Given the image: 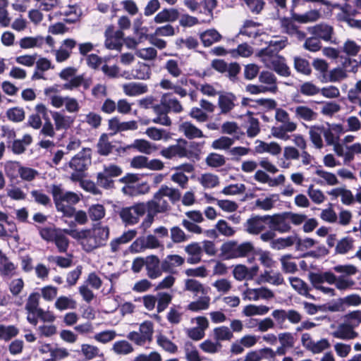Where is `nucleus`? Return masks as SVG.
<instances>
[{
    "instance_id": "f257e3e1",
    "label": "nucleus",
    "mask_w": 361,
    "mask_h": 361,
    "mask_svg": "<svg viewBox=\"0 0 361 361\" xmlns=\"http://www.w3.org/2000/svg\"><path fill=\"white\" fill-rule=\"evenodd\" d=\"M65 232L67 235L78 239L82 249L87 252L104 246L109 237V228L101 225L78 232L66 229Z\"/></svg>"
},
{
    "instance_id": "f03ea898",
    "label": "nucleus",
    "mask_w": 361,
    "mask_h": 361,
    "mask_svg": "<svg viewBox=\"0 0 361 361\" xmlns=\"http://www.w3.org/2000/svg\"><path fill=\"white\" fill-rule=\"evenodd\" d=\"M51 194L58 212L68 217L74 216L75 208L73 205L81 200V194L71 191H64L61 185H53Z\"/></svg>"
},
{
    "instance_id": "7ed1b4c3",
    "label": "nucleus",
    "mask_w": 361,
    "mask_h": 361,
    "mask_svg": "<svg viewBox=\"0 0 361 361\" xmlns=\"http://www.w3.org/2000/svg\"><path fill=\"white\" fill-rule=\"evenodd\" d=\"M274 118L277 122L282 123V125L273 126L271 128V135L283 141L290 140V135L288 133L296 130L297 123L290 121L289 114L281 108H276Z\"/></svg>"
},
{
    "instance_id": "20e7f679",
    "label": "nucleus",
    "mask_w": 361,
    "mask_h": 361,
    "mask_svg": "<svg viewBox=\"0 0 361 361\" xmlns=\"http://www.w3.org/2000/svg\"><path fill=\"white\" fill-rule=\"evenodd\" d=\"M254 245L251 242H244L240 244L237 241L230 240L221 246V255L225 259H231L247 257L254 251Z\"/></svg>"
},
{
    "instance_id": "39448f33",
    "label": "nucleus",
    "mask_w": 361,
    "mask_h": 361,
    "mask_svg": "<svg viewBox=\"0 0 361 361\" xmlns=\"http://www.w3.org/2000/svg\"><path fill=\"white\" fill-rule=\"evenodd\" d=\"M259 56L267 68L274 70L279 75L283 77H288L290 75V69L286 65V59L283 56L279 54L267 51H259Z\"/></svg>"
},
{
    "instance_id": "423d86ee",
    "label": "nucleus",
    "mask_w": 361,
    "mask_h": 361,
    "mask_svg": "<svg viewBox=\"0 0 361 361\" xmlns=\"http://www.w3.org/2000/svg\"><path fill=\"white\" fill-rule=\"evenodd\" d=\"M154 331V323L146 320L140 324L138 331L129 332L127 338L135 345L144 346L151 343L153 340Z\"/></svg>"
},
{
    "instance_id": "0eeeda50",
    "label": "nucleus",
    "mask_w": 361,
    "mask_h": 361,
    "mask_svg": "<svg viewBox=\"0 0 361 361\" xmlns=\"http://www.w3.org/2000/svg\"><path fill=\"white\" fill-rule=\"evenodd\" d=\"M337 273L344 274L346 276H336L334 283L339 290H347L351 289L355 285V281L347 276H352L357 272V269L353 264L337 265L334 267Z\"/></svg>"
},
{
    "instance_id": "6e6552de",
    "label": "nucleus",
    "mask_w": 361,
    "mask_h": 361,
    "mask_svg": "<svg viewBox=\"0 0 361 361\" xmlns=\"http://www.w3.org/2000/svg\"><path fill=\"white\" fill-rule=\"evenodd\" d=\"M145 214L144 202H139L130 207L122 208L119 216L126 225L137 224L140 218Z\"/></svg>"
},
{
    "instance_id": "1a4fd4ad",
    "label": "nucleus",
    "mask_w": 361,
    "mask_h": 361,
    "mask_svg": "<svg viewBox=\"0 0 361 361\" xmlns=\"http://www.w3.org/2000/svg\"><path fill=\"white\" fill-rule=\"evenodd\" d=\"M271 316L276 326L281 329L286 327L285 323L286 319L293 324H297L302 320V315L300 313L293 309L288 310L276 309L271 312Z\"/></svg>"
},
{
    "instance_id": "9d476101",
    "label": "nucleus",
    "mask_w": 361,
    "mask_h": 361,
    "mask_svg": "<svg viewBox=\"0 0 361 361\" xmlns=\"http://www.w3.org/2000/svg\"><path fill=\"white\" fill-rule=\"evenodd\" d=\"M188 141L185 139H178L176 144L163 148L160 154L167 159H171L174 157H192V152L187 149Z\"/></svg>"
},
{
    "instance_id": "9b49d317",
    "label": "nucleus",
    "mask_w": 361,
    "mask_h": 361,
    "mask_svg": "<svg viewBox=\"0 0 361 361\" xmlns=\"http://www.w3.org/2000/svg\"><path fill=\"white\" fill-rule=\"evenodd\" d=\"M92 149L89 147L82 148L68 162V166L73 171L83 172L91 164Z\"/></svg>"
},
{
    "instance_id": "f8f14e48",
    "label": "nucleus",
    "mask_w": 361,
    "mask_h": 361,
    "mask_svg": "<svg viewBox=\"0 0 361 361\" xmlns=\"http://www.w3.org/2000/svg\"><path fill=\"white\" fill-rule=\"evenodd\" d=\"M123 32L121 30H115L114 25H109L104 32V45L106 48L121 51L123 44Z\"/></svg>"
},
{
    "instance_id": "ddd939ff",
    "label": "nucleus",
    "mask_w": 361,
    "mask_h": 361,
    "mask_svg": "<svg viewBox=\"0 0 361 361\" xmlns=\"http://www.w3.org/2000/svg\"><path fill=\"white\" fill-rule=\"evenodd\" d=\"M301 343L306 350L312 352L313 354L322 353L331 347L330 342L327 338H324L314 341L311 335L307 333L302 334Z\"/></svg>"
},
{
    "instance_id": "4468645a",
    "label": "nucleus",
    "mask_w": 361,
    "mask_h": 361,
    "mask_svg": "<svg viewBox=\"0 0 361 361\" xmlns=\"http://www.w3.org/2000/svg\"><path fill=\"white\" fill-rule=\"evenodd\" d=\"M295 22L291 16L279 18L280 27L283 33L295 37L298 41H303L306 37V33L300 30Z\"/></svg>"
},
{
    "instance_id": "2eb2a0df",
    "label": "nucleus",
    "mask_w": 361,
    "mask_h": 361,
    "mask_svg": "<svg viewBox=\"0 0 361 361\" xmlns=\"http://www.w3.org/2000/svg\"><path fill=\"white\" fill-rule=\"evenodd\" d=\"M144 206L145 213L149 212L154 215L159 213H164L170 208L169 202L162 197L159 191L155 192L151 200L146 203L144 202Z\"/></svg>"
},
{
    "instance_id": "dca6fc26",
    "label": "nucleus",
    "mask_w": 361,
    "mask_h": 361,
    "mask_svg": "<svg viewBox=\"0 0 361 361\" xmlns=\"http://www.w3.org/2000/svg\"><path fill=\"white\" fill-rule=\"evenodd\" d=\"M269 228L274 232L280 233H288L291 230L290 224L288 222L287 213L283 212L272 216L267 215Z\"/></svg>"
},
{
    "instance_id": "f3484780",
    "label": "nucleus",
    "mask_w": 361,
    "mask_h": 361,
    "mask_svg": "<svg viewBox=\"0 0 361 361\" xmlns=\"http://www.w3.org/2000/svg\"><path fill=\"white\" fill-rule=\"evenodd\" d=\"M308 32L324 42H332L334 29L332 25L327 23H319L307 27Z\"/></svg>"
},
{
    "instance_id": "a211bd4d",
    "label": "nucleus",
    "mask_w": 361,
    "mask_h": 361,
    "mask_svg": "<svg viewBox=\"0 0 361 361\" xmlns=\"http://www.w3.org/2000/svg\"><path fill=\"white\" fill-rule=\"evenodd\" d=\"M162 247L159 240L153 235H149L145 238H137L130 245L133 252H140L146 249H157Z\"/></svg>"
},
{
    "instance_id": "6ab92c4d",
    "label": "nucleus",
    "mask_w": 361,
    "mask_h": 361,
    "mask_svg": "<svg viewBox=\"0 0 361 361\" xmlns=\"http://www.w3.org/2000/svg\"><path fill=\"white\" fill-rule=\"evenodd\" d=\"M244 300L257 301L259 299L269 300L274 297V292L267 287L247 288L242 293Z\"/></svg>"
},
{
    "instance_id": "aec40b11",
    "label": "nucleus",
    "mask_w": 361,
    "mask_h": 361,
    "mask_svg": "<svg viewBox=\"0 0 361 361\" xmlns=\"http://www.w3.org/2000/svg\"><path fill=\"white\" fill-rule=\"evenodd\" d=\"M77 42L71 38H68L62 41L60 47L54 51L56 61L58 63H62L68 60L73 49L76 47Z\"/></svg>"
},
{
    "instance_id": "412c9836",
    "label": "nucleus",
    "mask_w": 361,
    "mask_h": 361,
    "mask_svg": "<svg viewBox=\"0 0 361 361\" xmlns=\"http://www.w3.org/2000/svg\"><path fill=\"white\" fill-rule=\"evenodd\" d=\"M266 222H268L267 215L255 216L246 221L245 230L249 234L258 235L265 229Z\"/></svg>"
},
{
    "instance_id": "4be33fe9",
    "label": "nucleus",
    "mask_w": 361,
    "mask_h": 361,
    "mask_svg": "<svg viewBox=\"0 0 361 361\" xmlns=\"http://www.w3.org/2000/svg\"><path fill=\"white\" fill-rule=\"evenodd\" d=\"M187 85L188 79L186 78H181L176 83H174L169 79H162L159 83V85L162 89L173 90L175 94H178L180 97H185L187 96V90L182 87Z\"/></svg>"
},
{
    "instance_id": "5701e85b",
    "label": "nucleus",
    "mask_w": 361,
    "mask_h": 361,
    "mask_svg": "<svg viewBox=\"0 0 361 361\" xmlns=\"http://www.w3.org/2000/svg\"><path fill=\"white\" fill-rule=\"evenodd\" d=\"M334 338L341 340H352L358 336V333L344 319L331 333Z\"/></svg>"
},
{
    "instance_id": "b1692460",
    "label": "nucleus",
    "mask_w": 361,
    "mask_h": 361,
    "mask_svg": "<svg viewBox=\"0 0 361 361\" xmlns=\"http://www.w3.org/2000/svg\"><path fill=\"white\" fill-rule=\"evenodd\" d=\"M145 269L147 275L150 279L159 278L164 272L162 263L160 262L159 257L154 255L147 257Z\"/></svg>"
},
{
    "instance_id": "393cba45",
    "label": "nucleus",
    "mask_w": 361,
    "mask_h": 361,
    "mask_svg": "<svg viewBox=\"0 0 361 361\" xmlns=\"http://www.w3.org/2000/svg\"><path fill=\"white\" fill-rule=\"evenodd\" d=\"M255 144V152L257 154L267 153L276 157L279 155L282 151L281 146L276 142H266L260 140H257Z\"/></svg>"
},
{
    "instance_id": "a878e982",
    "label": "nucleus",
    "mask_w": 361,
    "mask_h": 361,
    "mask_svg": "<svg viewBox=\"0 0 361 361\" xmlns=\"http://www.w3.org/2000/svg\"><path fill=\"white\" fill-rule=\"evenodd\" d=\"M283 282L284 279L282 274L279 271H275L272 269L264 270L255 280V283L258 285L267 283L274 286H280Z\"/></svg>"
},
{
    "instance_id": "bb28decb",
    "label": "nucleus",
    "mask_w": 361,
    "mask_h": 361,
    "mask_svg": "<svg viewBox=\"0 0 361 361\" xmlns=\"http://www.w3.org/2000/svg\"><path fill=\"white\" fill-rule=\"evenodd\" d=\"M259 81L266 92L275 94L278 91L277 78L269 71H262L259 75Z\"/></svg>"
},
{
    "instance_id": "cd10ccee",
    "label": "nucleus",
    "mask_w": 361,
    "mask_h": 361,
    "mask_svg": "<svg viewBox=\"0 0 361 361\" xmlns=\"http://www.w3.org/2000/svg\"><path fill=\"white\" fill-rule=\"evenodd\" d=\"M111 136L106 133H103L100 135L97 143V151L99 155L108 156L115 149L116 142L111 140Z\"/></svg>"
},
{
    "instance_id": "c85d7f7f",
    "label": "nucleus",
    "mask_w": 361,
    "mask_h": 361,
    "mask_svg": "<svg viewBox=\"0 0 361 361\" xmlns=\"http://www.w3.org/2000/svg\"><path fill=\"white\" fill-rule=\"evenodd\" d=\"M290 15L300 24L312 23L321 18L320 12L316 9L310 10L304 13H298L295 10L290 9Z\"/></svg>"
},
{
    "instance_id": "c756f323",
    "label": "nucleus",
    "mask_w": 361,
    "mask_h": 361,
    "mask_svg": "<svg viewBox=\"0 0 361 361\" xmlns=\"http://www.w3.org/2000/svg\"><path fill=\"white\" fill-rule=\"evenodd\" d=\"M178 130L189 140L202 138L204 137L202 130L190 121H183L180 123Z\"/></svg>"
},
{
    "instance_id": "7c9ffc66",
    "label": "nucleus",
    "mask_w": 361,
    "mask_h": 361,
    "mask_svg": "<svg viewBox=\"0 0 361 361\" xmlns=\"http://www.w3.org/2000/svg\"><path fill=\"white\" fill-rule=\"evenodd\" d=\"M14 238L16 241L19 240L18 228L16 223L13 221H0V238Z\"/></svg>"
},
{
    "instance_id": "2f4dec72",
    "label": "nucleus",
    "mask_w": 361,
    "mask_h": 361,
    "mask_svg": "<svg viewBox=\"0 0 361 361\" xmlns=\"http://www.w3.org/2000/svg\"><path fill=\"white\" fill-rule=\"evenodd\" d=\"M136 149L137 152L145 154H151L158 149L156 145L145 139L135 140L133 143L126 147V149Z\"/></svg>"
},
{
    "instance_id": "473e14b6",
    "label": "nucleus",
    "mask_w": 361,
    "mask_h": 361,
    "mask_svg": "<svg viewBox=\"0 0 361 361\" xmlns=\"http://www.w3.org/2000/svg\"><path fill=\"white\" fill-rule=\"evenodd\" d=\"M180 13L176 8H164L154 18V22L157 24H162L166 23H173L177 20Z\"/></svg>"
},
{
    "instance_id": "72a5a7b5",
    "label": "nucleus",
    "mask_w": 361,
    "mask_h": 361,
    "mask_svg": "<svg viewBox=\"0 0 361 361\" xmlns=\"http://www.w3.org/2000/svg\"><path fill=\"white\" fill-rule=\"evenodd\" d=\"M51 115L56 130H66L74 122V119L71 116H67L61 111H51Z\"/></svg>"
},
{
    "instance_id": "f704fd0d",
    "label": "nucleus",
    "mask_w": 361,
    "mask_h": 361,
    "mask_svg": "<svg viewBox=\"0 0 361 361\" xmlns=\"http://www.w3.org/2000/svg\"><path fill=\"white\" fill-rule=\"evenodd\" d=\"M188 255L187 262L190 264H196L202 260V248L199 243H192L187 245L184 249Z\"/></svg>"
},
{
    "instance_id": "c9c22d12",
    "label": "nucleus",
    "mask_w": 361,
    "mask_h": 361,
    "mask_svg": "<svg viewBox=\"0 0 361 361\" xmlns=\"http://www.w3.org/2000/svg\"><path fill=\"white\" fill-rule=\"evenodd\" d=\"M236 97L231 92L219 94L218 106L221 114H228L235 106Z\"/></svg>"
},
{
    "instance_id": "e433bc0d",
    "label": "nucleus",
    "mask_w": 361,
    "mask_h": 361,
    "mask_svg": "<svg viewBox=\"0 0 361 361\" xmlns=\"http://www.w3.org/2000/svg\"><path fill=\"white\" fill-rule=\"evenodd\" d=\"M348 77L345 69L341 67H336L330 70L327 75H321L320 81L323 83L339 82Z\"/></svg>"
},
{
    "instance_id": "4c0bfd02",
    "label": "nucleus",
    "mask_w": 361,
    "mask_h": 361,
    "mask_svg": "<svg viewBox=\"0 0 361 361\" xmlns=\"http://www.w3.org/2000/svg\"><path fill=\"white\" fill-rule=\"evenodd\" d=\"M309 279L313 286L322 285L324 282L331 285L336 280V275L331 271L311 272L309 274Z\"/></svg>"
},
{
    "instance_id": "58836bf2",
    "label": "nucleus",
    "mask_w": 361,
    "mask_h": 361,
    "mask_svg": "<svg viewBox=\"0 0 361 361\" xmlns=\"http://www.w3.org/2000/svg\"><path fill=\"white\" fill-rule=\"evenodd\" d=\"M124 94L129 97H136L148 92V87L142 82H131L122 85Z\"/></svg>"
},
{
    "instance_id": "ea45409f",
    "label": "nucleus",
    "mask_w": 361,
    "mask_h": 361,
    "mask_svg": "<svg viewBox=\"0 0 361 361\" xmlns=\"http://www.w3.org/2000/svg\"><path fill=\"white\" fill-rule=\"evenodd\" d=\"M184 290L190 292L195 295H207L209 288L204 286L201 282L196 279H188L184 282Z\"/></svg>"
},
{
    "instance_id": "a19ab883",
    "label": "nucleus",
    "mask_w": 361,
    "mask_h": 361,
    "mask_svg": "<svg viewBox=\"0 0 361 361\" xmlns=\"http://www.w3.org/2000/svg\"><path fill=\"white\" fill-rule=\"evenodd\" d=\"M356 13L355 10L350 11L342 9V12L338 14L337 19L340 22L345 23L351 28L361 30V20L354 18Z\"/></svg>"
},
{
    "instance_id": "79ce46f5",
    "label": "nucleus",
    "mask_w": 361,
    "mask_h": 361,
    "mask_svg": "<svg viewBox=\"0 0 361 361\" xmlns=\"http://www.w3.org/2000/svg\"><path fill=\"white\" fill-rule=\"evenodd\" d=\"M333 198L341 197V202L345 205H351L355 202L353 192L345 188H336L329 192Z\"/></svg>"
},
{
    "instance_id": "37998d69",
    "label": "nucleus",
    "mask_w": 361,
    "mask_h": 361,
    "mask_svg": "<svg viewBox=\"0 0 361 361\" xmlns=\"http://www.w3.org/2000/svg\"><path fill=\"white\" fill-rule=\"evenodd\" d=\"M92 84L91 78H85L82 75H75L63 85V89L73 90L82 86L85 90L90 88Z\"/></svg>"
},
{
    "instance_id": "c03bdc74",
    "label": "nucleus",
    "mask_w": 361,
    "mask_h": 361,
    "mask_svg": "<svg viewBox=\"0 0 361 361\" xmlns=\"http://www.w3.org/2000/svg\"><path fill=\"white\" fill-rule=\"evenodd\" d=\"M200 39L204 47H209L221 41L222 35L215 29H209L200 34Z\"/></svg>"
},
{
    "instance_id": "a18cd8bd",
    "label": "nucleus",
    "mask_w": 361,
    "mask_h": 361,
    "mask_svg": "<svg viewBox=\"0 0 361 361\" xmlns=\"http://www.w3.org/2000/svg\"><path fill=\"white\" fill-rule=\"evenodd\" d=\"M185 259L178 255H169L161 262L164 272H172L176 267L182 266Z\"/></svg>"
},
{
    "instance_id": "49530a36",
    "label": "nucleus",
    "mask_w": 361,
    "mask_h": 361,
    "mask_svg": "<svg viewBox=\"0 0 361 361\" xmlns=\"http://www.w3.org/2000/svg\"><path fill=\"white\" fill-rule=\"evenodd\" d=\"M221 133L222 134H227L230 135H233L232 138L234 140H240L242 136L244 135V132H243L238 124L234 121H226L221 126Z\"/></svg>"
},
{
    "instance_id": "de8ad7c7",
    "label": "nucleus",
    "mask_w": 361,
    "mask_h": 361,
    "mask_svg": "<svg viewBox=\"0 0 361 361\" xmlns=\"http://www.w3.org/2000/svg\"><path fill=\"white\" fill-rule=\"evenodd\" d=\"M57 91L54 87H49L46 88L44 92L50 104L56 109H60L64 105L66 97L58 94Z\"/></svg>"
},
{
    "instance_id": "09e8293b",
    "label": "nucleus",
    "mask_w": 361,
    "mask_h": 361,
    "mask_svg": "<svg viewBox=\"0 0 361 361\" xmlns=\"http://www.w3.org/2000/svg\"><path fill=\"white\" fill-rule=\"evenodd\" d=\"M161 102L164 105L166 106V110L169 112L173 111L176 114H179L183 111V107L180 101L168 93L162 95Z\"/></svg>"
},
{
    "instance_id": "8fccbe9b",
    "label": "nucleus",
    "mask_w": 361,
    "mask_h": 361,
    "mask_svg": "<svg viewBox=\"0 0 361 361\" xmlns=\"http://www.w3.org/2000/svg\"><path fill=\"white\" fill-rule=\"evenodd\" d=\"M211 303V298L207 295H202L197 300L190 302L187 309L192 312H201L209 309Z\"/></svg>"
},
{
    "instance_id": "3c124183",
    "label": "nucleus",
    "mask_w": 361,
    "mask_h": 361,
    "mask_svg": "<svg viewBox=\"0 0 361 361\" xmlns=\"http://www.w3.org/2000/svg\"><path fill=\"white\" fill-rule=\"evenodd\" d=\"M76 307L77 302L71 296L61 295L54 302V307L60 312L74 310Z\"/></svg>"
},
{
    "instance_id": "603ef678",
    "label": "nucleus",
    "mask_w": 361,
    "mask_h": 361,
    "mask_svg": "<svg viewBox=\"0 0 361 361\" xmlns=\"http://www.w3.org/2000/svg\"><path fill=\"white\" fill-rule=\"evenodd\" d=\"M149 190V186L147 183L136 185L126 184L122 188V192L129 196H136L140 194H145Z\"/></svg>"
},
{
    "instance_id": "864d4df0",
    "label": "nucleus",
    "mask_w": 361,
    "mask_h": 361,
    "mask_svg": "<svg viewBox=\"0 0 361 361\" xmlns=\"http://www.w3.org/2000/svg\"><path fill=\"white\" fill-rule=\"evenodd\" d=\"M328 128L324 126L322 127V135L325 139L327 145H333L337 142V137L334 135L332 130L338 132L342 131L343 127L341 124H332L327 123Z\"/></svg>"
},
{
    "instance_id": "5fc2aeb1",
    "label": "nucleus",
    "mask_w": 361,
    "mask_h": 361,
    "mask_svg": "<svg viewBox=\"0 0 361 361\" xmlns=\"http://www.w3.org/2000/svg\"><path fill=\"white\" fill-rule=\"evenodd\" d=\"M279 200V196L278 194H271L264 198H258L256 200L255 206L260 209L269 211L274 207Z\"/></svg>"
},
{
    "instance_id": "6e6d98bb",
    "label": "nucleus",
    "mask_w": 361,
    "mask_h": 361,
    "mask_svg": "<svg viewBox=\"0 0 361 361\" xmlns=\"http://www.w3.org/2000/svg\"><path fill=\"white\" fill-rule=\"evenodd\" d=\"M152 74L151 68L149 65L140 63L136 67L132 69L131 75L133 78L136 80H148Z\"/></svg>"
},
{
    "instance_id": "4d7b16f0",
    "label": "nucleus",
    "mask_w": 361,
    "mask_h": 361,
    "mask_svg": "<svg viewBox=\"0 0 361 361\" xmlns=\"http://www.w3.org/2000/svg\"><path fill=\"white\" fill-rule=\"evenodd\" d=\"M233 338L232 331L226 326H217L213 329V339L219 343L230 341Z\"/></svg>"
},
{
    "instance_id": "13d9d810",
    "label": "nucleus",
    "mask_w": 361,
    "mask_h": 361,
    "mask_svg": "<svg viewBox=\"0 0 361 361\" xmlns=\"http://www.w3.org/2000/svg\"><path fill=\"white\" fill-rule=\"evenodd\" d=\"M294 112L297 118L305 121H312L317 118V113L307 106H298Z\"/></svg>"
},
{
    "instance_id": "bf43d9fd",
    "label": "nucleus",
    "mask_w": 361,
    "mask_h": 361,
    "mask_svg": "<svg viewBox=\"0 0 361 361\" xmlns=\"http://www.w3.org/2000/svg\"><path fill=\"white\" fill-rule=\"evenodd\" d=\"M81 353L82 356L88 360H93L96 357H103L104 354L99 348L91 344L83 343L81 345Z\"/></svg>"
},
{
    "instance_id": "052dcab7",
    "label": "nucleus",
    "mask_w": 361,
    "mask_h": 361,
    "mask_svg": "<svg viewBox=\"0 0 361 361\" xmlns=\"http://www.w3.org/2000/svg\"><path fill=\"white\" fill-rule=\"evenodd\" d=\"M63 231L61 230L58 232L56 235L53 240V243H54L57 250L60 253H65L67 252L69 247V239L66 236V233Z\"/></svg>"
},
{
    "instance_id": "680f3d73",
    "label": "nucleus",
    "mask_w": 361,
    "mask_h": 361,
    "mask_svg": "<svg viewBox=\"0 0 361 361\" xmlns=\"http://www.w3.org/2000/svg\"><path fill=\"white\" fill-rule=\"evenodd\" d=\"M296 241V235L287 237H281L271 242V247L273 250H280L295 245Z\"/></svg>"
},
{
    "instance_id": "e2e57ef3",
    "label": "nucleus",
    "mask_w": 361,
    "mask_h": 361,
    "mask_svg": "<svg viewBox=\"0 0 361 361\" xmlns=\"http://www.w3.org/2000/svg\"><path fill=\"white\" fill-rule=\"evenodd\" d=\"M44 44V39L42 36L25 37L20 39L19 45L22 49H31L42 47Z\"/></svg>"
},
{
    "instance_id": "0e129e2a",
    "label": "nucleus",
    "mask_w": 361,
    "mask_h": 361,
    "mask_svg": "<svg viewBox=\"0 0 361 361\" xmlns=\"http://www.w3.org/2000/svg\"><path fill=\"white\" fill-rule=\"evenodd\" d=\"M21 164L18 161H8L4 166L6 176L11 180H15L20 176Z\"/></svg>"
},
{
    "instance_id": "69168bd1",
    "label": "nucleus",
    "mask_w": 361,
    "mask_h": 361,
    "mask_svg": "<svg viewBox=\"0 0 361 361\" xmlns=\"http://www.w3.org/2000/svg\"><path fill=\"white\" fill-rule=\"evenodd\" d=\"M197 180L203 188L208 189L214 188L219 184V178L218 176L211 173L202 174L198 177Z\"/></svg>"
},
{
    "instance_id": "338daca9",
    "label": "nucleus",
    "mask_w": 361,
    "mask_h": 361,
    "mask_svg": "<svg viewBox=\"0 0 361 361\" xmlns=\"http://www.w3.org/2000/svg\"><path fill=\"white\" fill-rule=\"evenodd\" d=\"M269 311V307L266 305H247L244 307L242 313L245 317L256 315H264Z\"/></svg>"
},
{
    "instance_id": "774afa93",
    "label": "nucleus",
    "mask_w": 361,
    "mask_h": 361,
    "mask_svg": "<svg viewBox=\"0 0 361 361\" xmlns=\"http://www.w3.org/2000/svg\"><path fill=\"white\" fill-rule=\"evenodd\" d=\"M200 348L205 353L216 354L221 350L222 345L215 340L206 339L200 344Z\"/></svg>"
}]
</instances>
